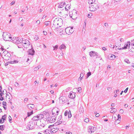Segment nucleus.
<instances>
[{
	"mask_svg": "<svg viewBox=\"0 0 134 134\" xmlns=\"http://www.w3.org/2000/svg\"><path fill=\"white\" fill-rule=\"evenodd\" d=\"M63 24V20L61 18H57L55 19L53 21V28L55 29L60 27Z\"/></svg>",
	"mask_w": 134,
	"mask_h": 134,
	"instance_id": "nucleus-1",
	"label": "nucleus"
},
{
	"mask_svg": "<svg viewBox=\"0 0 134 134\" xmlns=\"http://www.w3.org/2000/svg\"><path fill=\"white\" fill-rule=\"evenodd\" d=\"M2 36L4 40L5 41H10L12 40L11 35L7 32H4Z\"/></svg>",
	"mask_w": 134,
	"mask_h": 134,
	"instance_id": "nucleus-2",
	"label": "nucleus"
},
{
	"mask_svg": "<svg viewBox=\"0 0 134 134\" xmlns=\"http://www.w3.org/2000/svg\"><path fill=\"white\" fill-rule=\"evenodd\" d=\"M92 4L90 5L89 6V8L90 11H94L98 8L99 6L96 3H93Z\"/></svg>",
	"mask_w": 134,
	"mask_h": 134,
	"instance_id": "nucleus-3",
	"label": "nucleus"
},
{
	"mask_svg": "<svg viewBox=\"0 0 134 134\" xmlns=\"http://www.w3.org/2000/svg\"><path fill=\"white\" fill-rule=\"evenodd\" d=\"M69 15L70 17L72 19H76L77 17V11L75 10H73L72 12H70Z\"/></svg>",
	"mask_w": 134,
	"mask_h": 134,
	"instance_id": "nucleus-4",
	"label": "nucleus"
},
{
	"mask_svg": "<svg viewBox=\"0 0 134 134\" xmlns=\"http://www.w3.org/2000/svg\"><path fill=\"white\" fill-rule=\"evenodd\" d=\"M45 116L44 115L38 114L34 116L32 118V120L34 121H37L44 118Z\"/></svg>",
	"mask_w": 134,
	"mask_h": 134,
	"instance_id": "nucleus-5",
	"label": "nucleus"
},
{
	"mask_svg": "<svg viewBox=\"0 0 134 134\" xmlns=\"http://www.w3.org/2000/svg\"><path fill=\"white\" fill-rule=\"evenodd\" d=\"M2 55H4V59L5 60L9 59L11 56L10 53L6 51L3 52Z\"/></svg>",
	"mask_w": 134,
	"mask_h": 134,
	"instance_id": "nucleus-6",
	"label": "nucleus"
},
{
	"mask_svg": "<svg viewBox=\"0 0 134 134\" xmlns=\"http://www.w3.org/2000/svg\"><path fill=\"white\" fill-rule=\"evenodd\" d=\"M43 114L45 116V118H44L46 119V121L48 122L52 123L55 121V119H54L53 117L49 116V115L46 118V112H44Z\"/></svg>",
	"mask_w": 134,
	"mask_h": 134,
	"instance_id": "nucleus-7",
	"label": "nucleus"
},
{
	"mask_svg": "<svg viewBox=\"0 0 134 134\" xmlns=\"http://www.w3.org/2000/svg\"><path fill=\"white\" fill-rule=\"evenodd\" d=\"M73 27H72L66 28L65 29V31L66 34L69 35L72 33L74 31Z\"/></svg>",
	"mask_w": 134,
	"mask_h": 134,
	"instance_id": "nucleus-8",
	"label": "nucleus"
},
{
	"mask_svg": "<svg viewBox=\"0 0 134 134\" xmlns=\"http://www.w3.org/2000/svg\"><path fill=\"white\" fill-rule=\"evenodd\" d=\"M21 44L24 47L26 48H28L30 45L29 41L27 40L23 41Z\"/></svg>",
	"mask_w": 134,
	"mask_h": 134,
	"instance_id": "nucleus-9",
	"label": "nucleus"
},
{
	"mask_svg": "<svg viewBox=\"0 0 134 134\" xmlns=\"http://www.w3.org/2000/svg\"><path fill=\"white\" fill-rule=\"evenodd\" d=\"M87 130L88 132L90 133L94 132L97 130L96 127L92 126H88Z\"/></svg>",
	"mask_w": 134,
	"mask_h": 134,
	"instance_id": "nucleus-10",
	"label": "nucleus"
},
{
	"mask_svg": "<svg viewBox=\"0 0 134 134\" xmlns=\"http://www.w3.org/2000/svg\"><path fill=\"white\" fill-rule=\"evenodd\" d=\"M59 99L60 101H62V103L63 104L68 101V99L65 96H61L59 97Z\"/></svg>",
	"mask_w": 134,
	"mask_h": 134,
	"instance_id": "nucleus-11",
	"label": "nucleus"
},
{
	"mask_svg": "<svg viewBox=\"0 0 134 134\" xmlns=\"http://www.w3.org/2000/svg\"><path fill=\"white\" fill-rule=\"evenodd\" d=\"M33 122L31 121L29 122L27 125V128L29 130H32L33 129L34 127V124L32 123Z\"/></svg>",
	"mask_w": 134,
	"mask_h": 134,
	"instance_id": "nucleus-12",
	"label": "nucleus"
},
{
	"mask_svg": "<svg viewBox=\"0 0 134 134\" xmlns=\"http://www.w3.org/2000/svg\"><path fill=\"white\" fill-rule=\"evenodd\" d=\"M130 42H128L125 43V44L124 45V47H122V48H119V49H125L127 48L128 47H130Z\"/></svg>",
	"mask_w": 134,
	"mask_h": 134,
	"instance_id": "nucleus-13",
	"label": "nucleus"
},
{
	"mask_svg": "<svg viewBox=\"0 0 134 134\" xmlns=\"http://www.w3.org/2000/svg\"><path fill=\"white\" fill-rule=\"evenodd\" d=\"M35 51L34 49H30L28 51V55H33L35 53Z\"/></svg>",
	"mask_w": 134,
	"mask_h": 134,
	"instance_id": "nucleus-14",
	"label": "nucleus"
},
{
	"mask_svg": "<svg viewBox=\"0 0 134 134\" xmlns=\"http://www.w3.org/2000/svg\"><path fill=\"white\" fill-rule=\"evenodd\" d=\"M75 93L72 92H70L69 95V98L72 99L75 98Z\"/></svg>",
	"mask_w": 134,
	"mask_h": 134,
	"instance_id": "nucleus-15",
	"label": "nucleus"
},
{
	"mask_svg": "<svg viewBox=\"0 0 134 134\" xmlns=\"http://www.w3.org/2000/svg\"><path fill=\"white\" fill-rule=\"evenodd\" d=\"M27 107L29 109L31 110L32 109L34 108L35 106L34 104H29L27 105Z\"/></svg>",
	"mask_w": 134,
	"mask_h": 134,
	"instance_id": "nucleus-16",
	"label": "nucleus"
},
{
	"mask_svg": "<svg viewBox=\"0 0 134 134\" xmlns=\"http://www.w3.org/2000/svg\"><path fill=\"white\" fill-rule=\"evenodd\" d=\"M44 133L46 134H52L51 130L49 129H47L44 131Z\"/></svg>",
	"mask_w": 134,
	"mask_h": 134,
	"instance_id": "nucleus-17",
	"label": "nucleus"
},
{
	"mask_svg": "<svg viewBox=\"0 0 134 134\" xmlns=\"http://www.w3.org/2000/svg\"><path fill=\"white\" fill-rule=\"evenodd\" d=\"M66 48V46L64 44H62L59 47V49L62 50L63 49H65Z\"/></svg>",
	"mask_w": 134,
	"mask_h": 134,
	"instance_id": "nucleus-18",
	"label": "nucleus"
},
{
	"mask_svg": "<svg viewBox=\"0 0 134 134\" xmlns=\"http://www.w3.org/2000/svg\"><path fill=\"white\" fill-rule=\"evenodd\" d=\"M65 4V2H61L59 5L58 7L59 8H62L64 6V5Z\"/></svg>",
	"mask_w": 134,
	"mask_h": 134,
	"instance_id": "nucleus-19",
	"label": "nucleus"
},
{
	"mask_svg": "<svg viewBox=\"0 0 134 134\" xmlns=\"http://www.w3.org/2000/svg\"><path fill=\"white\" fill-rule=\"evenodd\" d=\"M51 131L52 132L54 133H55L56 132H57L59 130L55 129L54 128H52L51 129Z\"/></svg>",
	"mask_w": 134,
	"mask_h": 134,
	"instance_id": "nucleus-20",
	"label": "nucleus"
},
{
	"mask_svg": "<svg viewBox=\"0 0 134 134\" xmlns=\"http://www.w3.org/2000/svg\"><path fill=\"white\" fill-rule=\"evenodd\" d=\"M23 41V40L22 41L21 40L18 38L17 41H16V44H18L20 43H22V41Z\"/></svg>",
	"mask_w": 134,
	"mask_h": 134,
	"instance_id": "nucleus-21",
	"label": "nucleus"
},
{
	"mask_svg": "<svg viewBox=\"0 0 134 134\" xmlns=\"http://www.w3.org/2000/svg\"><path fill=\"white\" fill-rule=\"evenodd\" d=\"M88 3L89 4H92L93 3H94V2H95V0H88Z\"/></svg>",
	"mask_w": 134,
	"mask_h": 134,
	"instance_id": "nucleus-22",
	"label": "nucleus"
},
{
	"mask_svg": "<svg viewBox=\"0 0 134 134\" xmlns=\"http://www.w3.org/2000/svg\"><path fill=\"white\" fill-rule=\"evenodd\" d=\"M116 57L113 54L111 55L109 58V59L110 60L114 59Z\"/></svg>",
	"mask_w": 134,
	"mask_h": 134,
	"instance_id": "nucleus-23",
	"label": "nucleus"
},
{
	"mask_svg": "<svg viewBox=\"0 0 134 134\" xmlns=\"http://www.w3.org/2000/svg\"><path fill=\"white\" fill-rule=\"evenodd\" d=\"M18 38V37H15V39H14V37H13V39L11 41L13 43H16V41H17Z\"/></svg>",
	"mask_w": 134,
	"mask_h": 134,
	"instance_id": "nucleus-24",
	"label": "nucleus"
},
{
	"mask_svg": "<svg viewBox=\"0 0 134 134\" xmlns=\"http://www.w3.org/2000/svg\"><path fill=\"white\" fill-rule=\"evenodd\" d=\"M70 6L69 4H67L65 7V10H67L68 9H70Z\"/></svg>",
	"mask_w": 134,
	"mask_h": 134,
	"instance_id": "nucleus-25",
	"label": "nucleus"
},
{
	"mask_svg": "<svg viewBox=\"0 0 134 134\" xmlns=\"http://www.w3.org/2000/svg\"><path fill=\"white\" fill-rule=\"evenodd\" d=\"M56 111V110L54 109H53V110L52 111V115H56V113L55 111Z\"/></svg>",
	"mask_w": 134,
	"mask_h": 134,
	"instance_id": "nucleus-26",
	"label": "nucleus"
},
{
	"mask_svg": "<svg viewBox=\"0 0 134 134\" xmlns=\"http://www.w3.org/2000/svg\"><path fill=\"white\" fill-rule=\"evenodd\" d=\"M5 128V126L4 125H2L0 126V130L3 131L4 130Z\"/></svg>",
	"mask_w": 134,
	"mask_h": 134,
	"instance_id": "nucleus-27",
	"label": "nucleus"
},
{
	"mask_svg": "<svg viewBox=\"0 0 134 134\" xmlns=\"http://www.w3.org/2000/svg\"><path fill=\"white\" fill-rule=\"evenodd\" d=\"M32 60L31 59H30L29 58H28L27 60V61H26V62H28L27 64V65H28L30 64Z\"/></svg>",
	"mask_w": 134,
	"mask_h": 134,
	"instance_id": "nucleus-28",
	"label": "nucleus"
},
{
	"mask_svg": "<svg viewBox=\"0 0 134 134\" xmlns=\"http://www.w3.org/2000/svg\"><path fill=\"white\" fill-rule=\"evenodd\" d=\"M133 47L131 48L129 50V51L130 52H134V46H133Z\"/></svg>",
	"mask_w": 134,
	"mask_h": 134,
	"instance_id": "nucleus-29",
	"label": "nucleus"
},
{
	"mask_svg": "<svg viewBox=\"0 0 134 134\" xmlns=\"http://www.w3.org/2000/svg\"><path fill=\"white\" fill-rule=\"evenodd\" d=\"M116 111V109H112L110 111V112L111 113H115Z\"/></svg>",
	"mask_w": 134,
	"mask_h": 134,
	"instance_id": "nucleus-30",
	"label": "nucleus"
},
{
	"mask_svg": "<svg viewBox=\"0 0 134 134\" xmlns=\"http://www.w3.org/2000/svg\"><path fill=\"white\" fill-rule=\"evenodd\" d=\"M89 54L91 57H92V56H93L94 52L93 51L90 52L89 53Z\"/></svg>",
	"mask_w": 134,
	"mask_h": 134,
	"instance_id": "nucleus-31",
	"label": "nucleus"
},
{
	"mask_svg": "<svg viewBox=\"0 0 134 134\" xmlns=\"http://www.w3.org/2000/svg\"><path fill=\"white\" fill-rule=\"evenodd\" d=\"M58 46L57 45H56L55 46H53V50H57L58 48Z\"/></svg>",
	"mask_w": 134,
	"mask_h": 134,
	"instance_id": "nucleus-32",
	"label": "nucleus"
},
{
	"mask_svg": "<svg viewBox=\"0 0 134 134\" xmlns=\"http://www.w3.org/2000/svg\"><path fill=\"white\" fill-rule=\"evenodd\" d=\"M124 61L125 62L128 64H129L130 63L128 59L127 58L125 59L124 60Z\"/></svg>",
	"mask_w": 134,
	"mask_h": 134,
	"instance_id": "nucleus-33",
	"label": "nucleus"
},
{
	"mask_svg": "<svg viewBox=\"0 0 134 134\" xmlns=\"http://www.w3.org/2000/svg\"><path fill=\"white\" fill-rule=\"evenodd\" d=\"M81 87H79V88H78L77 89V92H79V93H80L81 92Z\"/></svg>",
	"mask_w": 134,
	"mask_h": 134,
	"instance_id": "nucleus-34",
	"label": "nucleus"
},
{
	"mask_svg": "<svg viewBox=\"0 0 134 134\" xmlns=\"http://www.w3.org/2000/svg\"><path fill=\"white\" fill-rule=\"evenodd\" d=\"M50 21L45 22V24L46 26L48 25H49L50 24Z\"/></svg>",
	"mask_w": 134,
	"mask_h": 134,
	"instance_id": "nucleus-35",
	"label": "nucleus"
},
{
	"mask_svg": "<svg viewBox=\"0 0 134 134\" xmlns=\"http://www.w3.org/2000/svg\"><path fill=\"white\" fill-rule=\"evenodd\" d=\"M98 55H99L98 54V53H97V52H94V55H93L94 56H97H97H98Z\"/></svg>",
	"mask_w": 134,
	"mask_h": 134,
	"instance_id": "nucleus-36",
	"label": "nucleus"
},
{
	"mask_svg": "<svg viewBox=\"0 0 134 134\" xmlns=\"http://www.w3.org/2000/svg\"><path fill=\"white\" fill-rule=\"evenodd\" d=\"M84 74L83 73H81L80 74V79H82L83 76Z\"/></svg>",
	"mask_w": 134,
	"mask_h": 134,
	"instance_id": "nucleus-37",
	"label": "nucleus"
},
{
	"mask_svg": "<svg viewBox=\"0 0 134 134\" xmlns=\"http://www.w3.org/2000/svg\"><path fill=\"white\" fill-rule=\"evenodd\" d=\"M6 117V115H3L2 116V119L4 121V120H5V118Z\"/></svg>",
	"mask_w": 134,
	"mask_h": 134,
	"instance_id": "nucleus-38",
	"label": "nucleus"
},
{
	"mask_svg": "<svg viewBox=\"0 0 134 134\" xmlns=\"http://www.w3.org/2000/svg\"><path fill=\"white\" fill-rule=\"evenodd\" d=\"M39 38L38 37V36L37 35H35V36L34 37V39L36 41L38 40Z\"/></svg>",
	"mask_w": 134,
	"mask_h": 134,
	"instance_id": "nucleus-39",
	"label": "nucleus"
},
{
	"mask_svg": "<svg viewBox=\"0 0 134 134\" xmlns=\"http://www.w3.org/2000/svg\"><path fill=\"white\" fill-rule=\"evenodd\" d=\"M10 62L11 64L16 63L18 62V61L16 60H14L13 61Z\"/></svg>",
	"mask_w": 134,
	"mask_h": 134,
	"instance_id": "nucleus-40",
	"label": "nucleus"
},
{
	"mask_svg": "<svg viewBox=\"0 0 134 134\" xmlns=\"http://www.w3.org/2000/svg\"><path fill=\"white\" fill-rule=\"evenodd\" d=\"M52 128H54L55 129H56L58 130H59V127L58 126V125H57V126H53V127Z\"/></svg>",
	"mask_w": 134,
	"mask_h": 134,
	"instance_id": "nucleus-41",
	"label": "nucleus"
},
{
	"mask_svg": "<svg viewBox=\"0 0 134 134\" xmlns=\"http://www.w3.org/2000/svg\"><path fill=\"white\" fill-rule=\"evenodd\" d=\"M3 95H0V100H3L4 99V98L2 97Z\"/></svg>",
	"mask_w": 134,
	"mask_h": 134,
	"instance_id": "nucleus-42",
	"label": "nucleus"
},
{
	"mask_svg": "<svg viewBox=\"0 0 134 134\" xmlns=\"http://www.w3.org/2000/svg\"><path fill=\"white\" fill-rule=\"evenodd\" d=\"M91 75V72H88L87 74V77H89Z\"/></svg>",
	"mask_w": 134,
	"mask_h": 134,
	"instance_id": "nucleus-43",
	"label": "nucleus"
},
{
	"mask_svg": "<svg viewBox=\"0 0 134 134\" xmlns=\"http://www.w3.org/2000/svg\"><path fill=\"white\" fill-rule=\"evenodd\" d=\"M19 83L17 82H16L15 83V86L16 87H18L19 86Z\"/></svg>",
	"mask_w": 134,
	"mask_h": 134,
	"instance_id": "nucleus-44",
	"label": "nucleus"
},
{
	"mask_svg": "<svg viewBox=\"0 0 134 134\" xmlns=\"http://www.w3.org/2000/svg\"><path fill=\"white\" fill-rule=\"evenodd\" d=\"M68 113V111L67 110L64 113V115L66 116L67 115Z\"/></svg>",
	"mask_w": 134,
	"mask_h": 134,
	"instance_id": "nucleus-45",
	"label": "nucleus"
},
{
	"mask_svg": "<svg viewBox=\"0 0 134 134\" xmlns=\"http://www.w3.org/2000/svg\"><path fill=\"white\" fill-rule=\"evenodd\" d=\"M84 121L86 122H88L89 121L88 119V118H86L84 120Z\"/></svg>",
	"mask_w": 134,
	"mask_h": 134,
	"instance_id": "nucleus-46",
	"label": "nucleus"
},
{
	"mask_svg": "<svg viewBox=\"0 0 134 134\" xmlns=\"http://www.w3.org/2000/svg\"><path fill=\"white\" fill-rule=\"evenodd\" d=\"M66 124V122L65 121H62V125H65Z\"/></svg>",
	"mask_w": 134,
	"mask_h": 134,
	"instance_id": "nucleus-47",
	"label": "nucleus"
},
{
	"mask_svg": "<svg viewBox=\"0 0 134 134\" xmlns=\"http://www.w3.org/2000/svg\"><path fill=\"white\" fill-rule=\"evenodd\" d=\"M3 105L5 106H6V102L5 101H3Z\"/></svg>",
	"mask_w": 134,
	"mask_h": 134,
	"instance_id": "nucleus-48",
	"label": "nucleus"
},
{
	"mask_svg": "<svg viewBox=\"0 0 134 134\" xmlns=\"http://www.w3.org/2000/svg\"><path fill=\"white\" fill-rule=\"evenodd\" d=\"M4 121L3 120H2V119L1 118L0 120V123L2 124L4 123Z\"/></svg>",
	"mask_w": 134,
	"mask_h": 134,
	"instance_id": "nucleus-49",
	"label": "nucleus"
},
{
	"mask_svg": "<svg viewBox=\"0 0 134 134\" xmlns=\"http://www.w3.org/2000/svg\"><path fill=\"white\" fill-rule=\"evenodd\" d=\"M128 87H127V88L126 89L124 90V92L125 93H126L127 91H128Z\"/></svg>",
	"mask_w": 134,
	"mask_h": 134,
	"instance_id": "nucleus-50",
	"label": "nucleus"
},
{
	"mask_svg": "<svg viewBox=\"0 0 134 134\" xmlns=\"http://www.w3.org/2000/svg\"><path fill=\"white\" fill-rule=\"evenodd\" d=\"M108 90L110 91H111L112 89V88H111L110 87H108L107 88Z\"/></svg>",
	"mask_w": 134,
	"mask_h": 134,
	"instance_id": "nucleus-51",
	"label": "nucleus"
},
{
	"mask_svg": "<svg viewBox=\"0 0 134 134\" xmlns=\"http://www.w3.org/2000/svg\"><path fill=\"white\" fill-rule=\"evenodd\" d=\"M28 100V98H25L24 100V102L25 103L27 102Z\"/></svg>",
	"mask_w": 134,
	"mask_h": 134,
	"instance_id": "nucleus-52",
	"label": "nucleus"
},
{
	"mask_svg": "<svg viewBox=\"0 0 134 134\" xmlns=\"http://www.w3.org/2000/svg\"><path fill=\"white\" fill-rule=\"evenodd\" d=\"M119 111H120V113H123L124 112L123 110L122 109H121Z\"/></svg>",
	"mask_w": 134,
	"mask_h": 134,
	"instance_id": "nucleus-53",
	"label": "nucleus"
},
{
	"mask_svg": "<svg viewBox=\"0 0 134 134\" xmlns=\"http://www.w3.org/2000/svg\"><path fill=\"white\" fill-rule=\"evenodd\" d=\"M62 121H59L57 123L58 124L57 125H59L61 124H62Z\"/></svg>",
	"mask_w": 134,
	"mask_h": 134,
	"instance_id": "nucleus-54",
	"label": "nucleus"
},
{
	"mask_svg": "<svg viewBox=\"0 0 134 134\" xmlns=\"http://www.w3.org/2000/svg\"><path fill=\"white\" fill-rule=\"evenodd\" d=\"M120 117L121 116H120V115L119 114H118V119L117 120H119V119H121Z\"/></svg>",
	"mask_w": 134,
	"mask_h": 134,
	"instance_id": "nucleus-55",
	"label": "nucleus"
},
{
	"mask_svg": "<svg viewBox=\"0 0 134 134\" xmlns=\"http://www.w3.org/2000/svg\"><path fill=\"white\" fill-rule=\"evenodd\" d=\"M15 3V1H13L10 4L11 5H12L14 4Z\"/></svg>",
	"mask_w": 134,
	"mask_h": 134,
	"instance_id": "nucleus-56",
	"label": "nucleus"
},
{
	"mask_svg": "<svg viewBox=\"0 0 134 134\" xmlns=\"http://www.w3.org/2000/svg\"><path fill=\"white\" fill-rule=\"evenodd\" d=\"M34 70L35 71H37V70H38L39 69H38V68L37 67L35 68H34Z\"/></svg>",
	"mask_w": 134,
	"mask_h": 134,
	"instance_id": "nucleus-57",
	"label": "nucleus"
},
{
	"mask_svg": "<svg viewBox=\"0 0 134 134\" xmlns=\"http://www.w3.org/2000/svg\"><path fill=\"white\" fill-rule=\"evenodd\" d=\"M9 121L10 122H11L10 121H11L12 118L10 116H9Z\"/></svg>",
	"mask_w": 134,
	"mask_h": 134,
	"instance_id": "nucleus-58",
	"label": "nucleus"
},
{
	"mask_svg": "<svg viewBox=\"0 0 134 134\" xmlns=\"http://www.w3.org/2000/svg\"><path fill=\"white\" fill-rule=\"evenodd\" d=\"M104 25L107 27L108 26V24L107 23H105L104 24Z\"/></svg>",
	"mask_w": 134,
	"mask_h": 134,
	"instance_id": "nucleus-59",
	"label": "nucleus"
},
{
	"mask_svg": "<svg viewBox=\"0 0 134 134\" xmlns=\"http://www.w3.org/2000/svg\"><path fill=\"white\" fill-rule=\"evenodd\" d=\"M99 114L98 113H97L95 115L96 116V117H98L99 116Z\"/></svg>",
	"mask_w": 134,
	"mask_h": 134,
	"instance_id": "nucleus-60",
	"label": "nucleus"
},
{
	"mask_svg": "<svg viewBox=\"0 0 134 134\" xmlns=\"http://www.w3.org/2000/svg\"><path fill=\"white\" fill-rule=\"evenodd\" d=\"M120 41L121 42H123L124 41V39L122 38H120Z\"/></svg>",
	"mask_w": 134,
	"mask_h": 134,
	"instance_id": "nucleus-61",
	"label": "nucleus"
},
{
	"mask_svg": "<svg viewBox=\"0 0 134 134\" xmlns=\"http://www.w3.org/2000/svg\"><path fill=\"white\" fill-rule=\"evenodd\" d=\"M31 115V114H30V112H28L27 113V116H30Z\"/></svg>",
	"mask_w": 134,
	"mask_h": 134,
	"instance_id": "nucleus-62",
	"label": "nucleus"
},
{
	"mask_svg": "<svg viewBox=\"0 0 134 134\" xmlns=\"http://www.w3.org/2000/svg\"><path fill=\"white\" fill-rule=\"evenodd\" d=\"M71 113H70V114H69L68 118H70L71 117Z\"/></svg>",
	"mask_w": 134,
	"mask_h": 134,
	"instance_id": "nucleus-63",
	"label": "nucleus"
},
{
	"mask_svg": "<svg viewBox=\"0 0 134 134\" xmlns=\"http://www.w3.org/2000/svg\"><path fill=\"white\" fill-rule=\"evenodd\" d=\"M36 23L39 24L40 23V21L39 20H37L36 21Z\"/></svg>",
	"mask_w": 134,
	"mask_h": 134,
	"instance_id": "nucleus-64",
	"label": "nucleus"
}]
</instances>
